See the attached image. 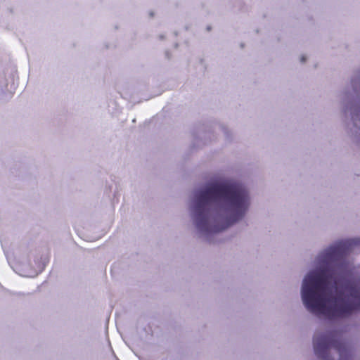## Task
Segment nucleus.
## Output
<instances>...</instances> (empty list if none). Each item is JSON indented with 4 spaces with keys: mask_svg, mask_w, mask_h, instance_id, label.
<instances>
[{
    "mask_svg": "<svg viewBox=\"0 0 360 360\" xmlns=\"http://www.w3.org/2000/svg\"><path fill=\"white\" fill-rule=\"evenodd\" d=\"M358 243L349 239L330 246L323 255V262L329 266L305 277L302 298L310 312L335 319L360 310V278L342 280L336 276L337 270L341 269L346 256Z\"/></svg>",
    "mask_w": 360,
    "mask_h": 360,
    "instance_id": "f257e3e1",
    "label": "nucleus"
},
{
    "mask_svg": "<svg viewBox=\"0 0 360 360\" xmlns=\"http://www.w3.org/2000/svg\"><path fill=\"white\" fill-rule=\"evenodd\" d=\"M250 205L245 188L230 181L209 184L197 195L196 226L206 232H219L240 219Z\"/></svg>",
    "mask_w": 360,
    "mask_h": 360,
    "instance_id": "f03ea898",
    "label": "nucleus"
},
{
    "mask_svg": "<svg viewBox=\"0 0 360 360\" xmlns=\"http://www.w3.org/2000/svg\"><path fill=\"white\" fill-rule=\"evenodd\" d=\"M313 342L315 354L323 360H328L330 347L338 352L340 360H347L351 355L349 345L342 340L337 333L316 334Z\"/></svg>",
    "mask_w": 360,
    "mask_h": 360,
    "instance_id": "7ed1b4c3",
    "label": "nucleus"
},
{
    "mask_svg": "<svg viewBox=\"0 0 360 360\" xmlns=\"http://www.w3.org/2000/svg\"><path fill=\"white\" fill-rule=\"evenodd\" d=\"M305 60H306V59H305V58H304V57H302V62H304V61H305Z\"/></svg>",
    "mask_w": 360,
    "mask_h": 360,
    "instance_id": "20e7f679",
    "label": "nucleus"
}]
</instances>
